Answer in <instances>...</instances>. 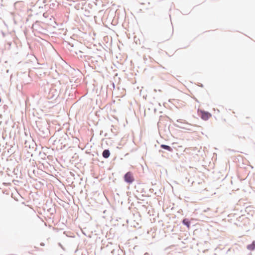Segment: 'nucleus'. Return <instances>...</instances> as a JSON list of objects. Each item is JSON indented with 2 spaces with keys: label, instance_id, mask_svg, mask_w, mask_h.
Instances as JSON below:
<instances>
[{
  "label": "nucleus",
  "instance_id": "f257e3e1",
  "mask_svg": "<svg viewBox=\"0 0 255 255\" xmlns=\"http://www.w3.org/2000/svg\"><path fill=\"white\" fill-rule=\"evenodd\" d=\"M198 113L201 118L205 121L208 120L212 116V115L210 113L201 110H198Z\"/></svg>",
  "mask_w": 255,
  "mask_h": 255
},
{
  "label": "nucleus",
  "instance_id": "f03ea898",
  "mask_svg": "<svg viewBox=\"0 0 255 255\" xmlns=\"http://www.w3.org/2000/svg\"><path fill=\"white\" fill-rule=\"evenodd\" d=\"M124 179L126 182L129 184L132 183L134 180L133 174L131 172H128L125 175Z\"/></svg>",
  "mask_w": 255,
  "mask_h": 255
},
{
  "label": "nucleus",
  "instance_id": "7ed1b4c3",
  "mask_svg": "<svg viewBox=\"0 0 255 255\" xmlns=\"http://www.w3.org/2000/svg\"><path fill=\"white\" fill-rule=\"evenodd\" d=\"M102 155L104 158H108L110 155V151L108 149L104 150L103 152Z\"/></svg>",
  "mask_w": 255,
  "mask_h": 255
},
{
  "label": "nucleus",
  "instance_id": "20e7f679",
  "mask_svg": "<svg viewBox=\"0 0 255 255\" xmlns=\"http://www.w3.org/2000/svg\"><path fill=\"white\" fill-rule=\"evenodd\" d=\"M160 147L162 148H163V149H166L168 151H170V152H172L173 151V149L172 148L168 146V145H165V144H161L160 145Z\"/></svg>",
  "mask_w": 255,
  "mask_h": 255
},
{
  "label": "nucleus",
  "instance_id": "39448f33",
  "mask_svg": "<svg viewBox=\"0 0 255 255\" xmlns=\"http://www.w3.org/2000/svg\"><path fill=\"white\" fill-rule=\"evenodd\" d=\"M247 249L249 250L253 251L255 249V242L254 241L252 244L247 246Z\"/></svg>",
  "mask_w": 255,
  "mask_h": 255
},
{
  "label": "nucleus",
  "instance_id": "423d86ee",
  "mask_svg": "<svg viewBox=\"0 0 255 255\" xmlns=\"http://www.w3.org/2000/svg\"><path fill=\"white\" fill-rule=\"evenodd\" d=\"M183 223L186 225L188 228H190V223L189 221H188L187 219H184L183 221Z\"/></svg>",
  "mask_w": 255,
  "mask_h": 255
}]
</instances>
